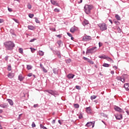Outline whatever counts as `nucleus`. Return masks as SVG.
I'll return each mask as SVG.
<instances>
[{
    "label": "nucleus",
    "mask_w": 129,
    "mask_h": 129,
    "mask_svg": "<svg viewBox=\"0 0 129 129\" xmlns=\"http://www.w3.org/2000/svg\"><path fill=\"white\" fill-rule=\"evenodd\" d=\"M7 69H8V71H11L12 70V66H8Z\"/></svg>",
    "instance_id": "obj_43"
},
{
    "label": "nucleus",
    "mask_w": 129,
    "mask_h": 129,
    "mask_svg": "<svg viewBox=\"0 0 129 129\" xmlns=\"http://www.w3.org/2000/svg\"><path fill=\"white\" fill-rule=\"evenodd\" d=\"M25 79V78L24 77H23V76L22 75V74H20L18 76V79L19 80H20V81H23V80H24V79Z\"/></svg>",
    "instance_id": "obj_17"
},
{
    "label": "nucleus",
    "mask_w": 129,
    "mask_h": 129,
    "mask_svg": "<svg viewBox=\"0 0 129 129\" xmlns=\"http://www.w3.org/2000/svg\"><path fill=\"white\" fill-rule=\"evenodd\" d=\"M32 73H29L28 74L27 76H28V77H32Z\"/></svg>",
    "instance_id": "obj_56"
},
{
    "label": "nucleus",
    "mask_w": 129,
    "mask_h": 129,
    "mask_svg": "<svg viewBox=\"0 0 129 129\" xmlns=\"http://www.w3.org/2000/svg\"><path fill=\"white\" fill-rule=\"evenodd\" d=\"M32 68H33V67H32L31 65H29V64L27 65V70H31Z\"/></svg>",
    "instance_id": "obj_27"
},
{
    "label": "nucleus",
    "mask_w": 129,
    "mask_h": 129,
    "mask_svg": "<svg viewBox=\"0 0 129 129\" xmlns=\"http://www.w3.org/2000/svg\"><path fill=\"white\" fill-rule=\"evenodd\" d=\"M96 97H97V96H96V95H92L91 96V100H93V99H95Z\"/></svg>",
    "instance_id": "obj_32"
},
{
    "label": "nucleus",
    "mask_w": 129,
    "mask_h": 129,
    "mask_svg": "<svg viewBox=\"0 0 129 129\" xmlns=\"http://www.w3.org/2000/svg\"><path fill=\"white\" fill-rule=\"evenodd\" d=\"M116 80H118V81H121L122 82V76H117L116 77Z\"/></svg>",
    "instance_id": "obj_20"
},
{
    "label": "nucleus",
    "mask_w": 129,
    "mask_h": 129,
    "mask_svg": "<svg viewBox=\"0 0 129 129\" xmlns=\"http://www.w3.org/2000/svg\"><path fill=\"white\" fill-rule=\"evenodd\" d=\"M124 87L127 91L129 90V84L126 83L124 85Z\"/></svg>",
    "instance_id": "obj_19"
},
{
    "label": "nucleus",
    "mask_w": 129,
    "mask_h": 129,
    "mask_svg": "<svg viewBox=\"0 0 129 129\" xmlns=\"http://www.w3.org/2000/svg\"><path fill=\"white\" fill-rule=\"evenodd\" d=\"M8 10L10 13H12V12H13V10H12V9L10 8L9 7H8Z\"/></svg>",
    "instance_id": "obj_52"
},
{
    "label": "nucleus",
    "mask_w": 129,
    "mask_h": 129,
    "mask_svg": "<svg viewBox=\"0 0 129 129\" xmlns=\"http://www.w3.org/2000/svg\"><path fill=\"white\" fill-rule=\"evenodd\" d=\"M28 28L29 29V30H31V31H33V30H34V29H35V27H34V26H33L32 25H29L28 26Z\"/></svg>",
    "instance_id": "obj_25"
},
{
    "label": "nucleus",
    "mask_w": 129,
    "mask_h": 129,
    "mask_svg": "<svg viewBox=\"0 0 129 129\" xmlns=\"http://www.w3.org/2000/svg\"><path fill=\"white\" fill-rule=\"evenodd\" d=\"M84 9L86 14H87V15H89L92 9H93V6L86 5Z\"/></svg>",
    "instance_id": "obj_2"
},
{
    "label": "nucleus",
    "mask_w": 129,
    "mask_h": 129,
    "mask_svg": "<svg viewBox=\"0 0 129 129\" xmlns=\"http://www.w3.org/2000/svg\"><path fill=\"white\" fill-rule=\"evenodd\" d=\"M38 53L40 56H44V52L42 50H39Z\"/></svg>",
    "instance_id": "obj_28"
},
{
    "label": "nucleus",
    "mask_w": 129,
    "mask_h": 129,
    "mask_svg": "<svg viewBox=\"0 0 129 129\" xmlns=\"http://www.w3.org/2000/svg\"><path fill=\"white\" fill-rule=\"evenodd\" d=\"M66 62L67 64H70V63H71V59L69 58L68 59H66Z\"/></svg>",
    "instance_id": "obj_29"
},
{
    "label": "nucleus",
    "mask_w": 129,
    "mask_h": 129,
    "mask_svg": "<svg viewBox=\"0 0 129 129\" xmlns=\"http://www.w3.org/2000/svg\"><path fill=\"white\" fill-rule=\"evenodd\" d=\"M67 35L68 36H69V37H72V34H71V33L68 32L67 33Z\"/></svg>",
    "instance_id": "obj_53"
},
{
    "label": "nucleus",
    "mask_w": 129,
    "mask_h": 129,
    "mask_svg": "<svg viewBox=\"0 0 129 129\" xmlns=\"http://www.w3.org/2000/svg\"><path fill=\"white\" fill-rule=\"evenodd\" d=\"M19 52L20 54H23V48H19Z\"/></svg>",
    "instance_id": "obj_31"
},
{
    "label": "nucleus",
    "mask_w": 129,
    "mask_h": 129,
    "mask_svg": "<svg viewBox=\"0 0 129 129\" xmlns=\"http://www.w3.org/2000/svg\"><path fill=\"white\" fill-rule=\"evenodd\" d=\"M114 109L115 110V111H118V112H122V109L120 108L119 107L117 106H114Z\"/></svg>",
    "instance_id": "obj_10"
},
{
    "label": "nucleus",
    "mask_w": 129,
    "mask_h": 129,
    "mask_svg": "<svg viewBox=\"0 0 129 129\" xmlns=\"http://www.w3.org/2000/svg\"><path fill=\"white\" fill-rule=\"evenodd\" d=\"M110 73H111V74H112V75H113V74H114V71H111L110 72Z\"/></svg>",
    "instance_id": "obj_60"
},
{
    "label": "nucleus",
    "mask_w": 129,
    "mask_h": 129,
    "mask_svg": "<svg viewBox=\"0 0 129 129\" xmlns=\"http://www.w3.org/2000/svg\"><path fill=\"white\" fill-rule=\"evenodd\" d=\"M83 118V116L82 115V114H80L79 115V118H80V119H81V118Z\"/></svg>",
    "instance_id": "obj_48"
},
{
    "label": "nucleus",
    "mask_w": 129,
    "mask_h": 129,
    "mask_svg": "<svg viewBox=\"0 0 129 129\" xmlns=\"http://www.w3.org/2000/svg\"><path fill=\"white\" fill-rule=\"evenodd\" d=\"M96 49H97V47L96 46H94L92 47L91 48L87 49L86 53L94 54V53H96V51H97V50H96Z\"/></svg>",
    "instance_id": "obj_3"
},
{
    "label": "nucleus",
    "mask_w": 129,
    "mask_h": 129,
    "mask_svg": "<svg viewBox=\"0 0 129 129\" xmlns=\"http://www.w3.org/2000/svg\"><path fill=\"white\" fill-rule=\"evenodd\" d=\"M57 43L58 44V46L60 47V46H61V44H62V41L59 40L57 41Z\"/></svg>",
    "instance_id": "obj_40"
},
{
    "label": "nucleus",
    "mask_w": 129,
    "mask_h": 129,
    "mask_svg": "<svg viewBox=\"0 0 129 129\" xmlns=\"http://www.w3.org/2000/svg\"><path fill=\"white\" fill-rule=\"evenodd\" d=\"M15 76L13 73H9L8 75V77L10 78L11 79H13V78Z\"/></svg>",
    "instance_id": "obj_18"
},
{
    "label": "nucleus",
    "mask_w": 129,
    "mask_h": 129,
    "mask_svg": "<svg viewBox=\"0 0 129 129\" xmlns=\"http://www.w3.org/2000/svg\"><path fill=\"white\" fill-rule=\"evenodd\" d=\"M75 76V75L73 74H69L67 75V77L69 79H73Z\"/></svg>",
    "instance_id": "obj_14"
},
{
    "label": "nucleus",
    "mask_w": 129,
    "mask_h": 129,
    "mask_svg": "<svg viewBox=\"0 0 129 129\" xmlns=\"http://www.w3.org/2000/svg\"><path fill=\"white\" fill-rule=\"evenodd\" d=\"M13 21H14V22H15V23H17V24H20V22L19 21V20L16 19L15 18H13Z\"/></svg>",
    "instance_id": "obj_36"
},
{
    "label": "nucleus",
    "mask_w": 129,
    "mask_h": 129,
    "mask_svg": "<svg viewBox=\"0 0 129 129\" xmlns=\"http://www.w3.org/2000/svg\"><path fill=\"white\" fill-rule=\"evenodd\" d=\"M9 105L8 104H0V107H2V108H7Z\"/></svg>",
    "instance_id": "obj_15"
},
{
    "label": "nucleus",
    "mask_w": 129,
    "mask_h": 129,
    "mask_svg": "<svg viewBox=\"0 0 129 129\" xmlns=\"http://www.w3.org/2000/svg\"><path fill=\"white\" fill-rule=\"evenodd\" d=\"M114 24H115L116 25H119V22L117 21H113Z\"/></svg>",
    "instance_id": "obj_46"
},
{
    "label": "nucleus",
    "mask_w": 129,
    "mask_h": 129,
    "mask_svg": "<svg viewBox=\"0 0 129 129\" xmlns=\"http://www.w3.org/2000/svg\"><path fill=\"white\" fill-rule=\"evenodd\" d=\"M74 106L75 108H79V104H74Z\"/></svg>",
    "instance_id": "obj_34"
},
{
    "label": "nucleus",
    "mask_w": 129,
    "mask_h": 129,
    "mask_svg": "<svg viewBox=\"0 0 129 129\" xmlns=\"http://www.w3.org/2000/svg\"><path fill=\"white\" fill-rule=\"evenodd\" d=\"M28 16L30 18V19H32V18H34V14H29Z\"/></svg>",
    "instance_id": "obj_45"
},
{
    "label": "nucleus",
    "mask_w": 129,
    "mask_h": 129,
    "mask_svg": "<svg viewBox=\"0 0 129 129\" xmlns=\"http://www.w3.org/2000/svg\"><path fill=\"white\" fill-rule=\"evenodd\" d=\"M115 19H116V20H117V21H120V20H121L120 16H119V15H118L117 14H116L115 16Z\"/></svg>",
    "instance_id": "obj_24"
},
{
    "label": "nucleus",
    "mask_w": 129,
    "mask_h": 129,
    "mask_svg": "<svg viewBox=\"0 0 129 129\" xmlns=\"http://www.w3.org/2000/svg\"><path fill=\"white\" fill-rule=\"evenodd\" d=\"M115 118L118 120L122 119V115L121 114H117L115 115Z\"/></svg>",
    "instance_id": "obj_9"
},
{
    "label": "nucleus",
    "mask_w": 129,
    "mask_h": 129,
    "mask_svg": "<svg viewBox=\"0 0 129 129\" xmlns=\"http://www.w3.org/2000/svg\"><path fill=\"white\" fill-rule=\"evenodd\" d=\"M77 29H76V27L74 26L73 27H72L70 29V32L71 33H73V34L74 33V32H75V31H76Z\"/></svg>",
    "instance_id": "obj_16"
},
{
    "label": "nucleus",
    "mask_w": 129,
    "mask_h": 129,
    "mask_svg": "<svg viewBox=\"0 0 129 129\" xmlns=\"http://www.w3.org/2000/svg\"><path fill=\"white\" fill-rule=\"evenodd\" d=\"M35 22L37 24H40V21L38 20V18L37 17L35 18Z\"/></svg>",
    "instance_id": "obj_37"
},
{
    "label": "nucleus",
    "mask_w": 129,
    "mask_h": 129,
    "mask_svg": "<svg viewBox=\"0 0 129 129\" xmlns=\"http://www.w3.org/2000/svg\"><path fill=\"white\" fill-rule=\"evenodd\" d=\"M88 63H89L90 64H91L92 65H93L94 64V62H93V61H92L91 59H89V60H88Z\"/></svg>",
    "instance_id": "obj_30"
},
{
    "label": "nucleus",
    "mask_w": 129,
    "mask_h": 129,
    "mask_svg": "<svg viewBox=\"0 0 129 129\" xmlns=\"http://www.w3.org/2000/svg\"><path fill=\"white\" fill-rule=\"evenodd\" d=\"M85 126H92V127H94V123L93 122H88L86 124Z\"/></svg>",
    "instance_id": "obj_12"
},
{
    "label": "nucleus",
    "mask_w": 129,
    "mask_h": 129,
    "mask_svg": "<svg viewBox=\"0 0 129 129\" xmlns=\"http://www.w3.org/2000/svg\"><path fill=\"white\" fill-rule=\"evenodd\" d=\"M106 57L107 56L105 55H100L98 56L99 58H100V59H106Z\"/></svg>",
    "instance_id": "obj_26"
},
{
    "label": "nucleus",
    "mask_w": 129,
    "mask_h": 129,
    "mask_svg": "<svg viewBox=\"0 0 129 129\" xmlns=\"http://www.w3.org/2000/svg\"><path fill=\"white\" fill-rule=\"evenodd\" d=\"M46 92H48V93H49V94L53 95V96H54V97L58 96L59 95V93H58L56 91H53L52 90H46Z\"/></svg>",
    "instance_id": "obj_5"
},
{
    "label": "nucleus",
    "mask_w": 129,
    "mask_h": 129,
    "mask_svg": "<svg viewBox=\"0 0 129 129\" xmlns=\"http://www.w3.org/2000/svg\"><path fill=\"white\" fill-rule=\"evenodd\" d=\"M40 127H41V128H43V129H48L47 128V127H46V126L43 125L42 124H40Z\"/></svg>",
    "instance_id": "obj_35"
},
{
    "label": "nucleus",
    "mask_w": 129,
    "mask_h": 129,
    "mask_svg": "<svg viewBox=\"0 0 129 129\" xmlns=\"http://www.w3.org/2000/svg\"><path fill=\"white\" fill-rule=\"evenodd\" d=\"M55 122H56V120L53 119V120H52V123L53 124H54V123H55Z\"/></svg>",
    "instance_id": "obj_61"
},
{
    "label": "nucleus",
    "mask_w": 129,
    "mask_h": 129,
    "mask_svg": "<svg viewBox=\"0 0 129 129\" xmlns=\"http://www.w3.org/2000/svg\"><path fill=\"white\" fill-rule=\"evenodd\" d=\"M50 3H51L52 5L54 6L56 3V1H55L54 0H50Z\"/></svg>",
    "instance_id": "obj_42"
},
{
    "label": "nucleus",
    "mask_w": 129,
    "mask_h": 129,
    "mask_svg": "<svg viewBox=\"0 0 129 129\" xmlns=\"http://www.w3.org/2000/svg\"><path fill=\"white\" fill-rule=\"evenodd\" d=\"M30 49L31 50V52H33V51H36V49L35 48L30 47Z\"/></svg>",
    "instance_id": "obj_57"
},
{
    "label": "nucleus",
    "mask_w": 129,
    "mask_h": 129,
    "mask_svg": "<svg viewBox=\"0 0 129 129\" xmlns=\"http://www.w3.org/2000/svg\"><path fill=\"white\" fill-rule=\"evenodd\" d=\"M42 70L44 73H47V72H48V71H47V70L45 69V68H43Z\"/></svg>",
    "instance_id": "obj_41"
},
{
    "label": "nucleus",
    "mask_w": 129,
    "mask_h": 129,
    "mask_svg": "<svg viewBox=\"0 0 129 129\" xmlns=\"http://www.w3.org/2000/svg\"><path fill=\"white\" fill-rule=\"evenodd\" d=\"M27 8L29 9V10H31L32 9V5H31L30 4H28L27 5Z\"/></svg>",
    "instance_id": "obj_38"
},
{
    "label": "nucleus",
    "mask_w": 129,
    "mask_h": 129,
    "mask_svg": "<svg viewBox=\"0 0 129 129\" xmlns=\"http://www.w3.org/2000/svg\"><path fill=\"white\" fill-rule=\"evenodd\" d=\"M98 26L102 32H103V31H106V30H107V25L104 23H100L98 25Z\"/></svg>",
    "instance_id": "obj_4"
},
{
    "label": "nucleus",
    "mask_w": 129,
    "mask_h": 129,
    "mask_svg": "<svg viewBox=\"0 0 129 129\" xmlns=\"http://www.w3.org/2000/svg\"><path fill=\"white\" fill-rule=\"evenodd\" d=\"M56 37L57 38H61V37H62V36H61V35L59 34V35H56Z\"/></svg>",
    "instance_id": "obj_64"
},
{
    "label": "nucleus",
    "mask_w": 129,
    "mask_h": 129,
    "mask_svg": "<svg viewBox=\"0 0 129 129\" xmlns=\"http://www.w3.org/2000/svg\"><path fill=\"white\" fill-rule=\"evenodd\" d=\"M89 24V21L88 20H85L83 22V26H85L86 25Z\"/></svg>",
    "instance_id": "obj_21"
},
{
    "label": "nucleus",
    "mask_w": 129,
    "mask_h": 129,
    "mask_svg": "<svg viewBox=\"0 0 129 129\" xmlns=\"http://www.w3.org/2000/svg\"><path fill=\"white\" fill-rule=\"evenodd\" d=\"M86 112H87L88 114H92V113H93L90 106L86 108Z\"/></svg>",
    "instance_id": "obj_8"
},
{
    "label": "nucleus",
    "mask_w": 129,
    "mask_h": 129,
    "mask_svg": "<svg viewBox=\"0 0 129 129\" xmlns=\"http://www.w3.org/2000/svg\"><path fill=\"white\" fill-rule=\"evenodd\" d=\"M33 107H34L35 108H36V107H39V104H34L33 105Z\"/></svg>",
    "instance_id": "obj_50"
},
{
    "label": "nucleus",
    "mask_w": 129,
    "mask_h": 129,
    "mask_svg": "<svg viewBox=\"0 0 129 129\" xmlns=\"http://www.w3.org/2000/svg\"><path fill=\"white\" fill-rule=\"evenodd\" d=\"M54 11L55 12V13H59L60 12V10L57 8H55L54 9Z\"/></svg>",
    "instance_id": "obj_44"
},
{
    "label": "nucleus",
    "mask_w": 129,
    "mask_h": 129,
    "mask_svg": "<svg viewBox=\"0 0 129 129\" xmlns=\"http://www.w3.org/2000/svg\"><path fill=\"white\" fill-rule=\"evenodd\" d=\"M3 23H4V20L2 19H0V24H2Z\"/></svg>",
    "instance_id": "obj_59"
},
{
    "label": "nucleus",
    "mask_w": 129,
    "mask_h": 129,
    "mask_svg": "<svg viewBox=\"0 0 129 129\" xmlns=\"http://www.w3.org/2000/svg\"><path fill=\"white\" fill-rule=\"evenodd\" d=\"M32 127H36V124H35V122H32Z\"/></svg>",
    "instance_id": "obj_51"
},
{
    "label": "nucleus",
    "mask_w": 129,
    "mask_h": 129,
    "mask_svg": "<svg viewBox=\"0 0 129 129\" xmlns=\"http://www.w3.org/2000/svg\"><path fill=\"white\" fill-rule=\"evenodd\" d=\"M122 83H124V82H127L128 81L129 76L126 74H124L122 75Z\"/></svg>",
    "instance_id": "obj_6"
},
{
    "label": "nucleus",
    "mask_w": 129,
    "mask_h": 129,
    "mask_svg": "<svg viewBox=\"0 0 129 129\" xmlns=\"http://www.w3.org/2000/svg\"><path fill=\"white\" fill-rule=\"evenodd\" d=\"M4 45L5 46L6 50H8L9 51H13L16 46L15 43L12 41H6L4 43Z\"/></svg>",
    "instance_id": "obj_1"
},
{
    "label": "nucleus",
    "mask_w": 129,
    "mask_h": 129,
    "mask_svg": "<svg viewBox=\"0 0 129 129\" xmlns=\"http://www.w3.org/2000/svg\"><path fill=\"white\" fill-rule=\"evenodd\" d=\"M83 59H84V60H85V61H87V62L88 61V60L89 59V58L86 57H83Z\"/></svg>",
    "instance_id": "obj_49"
},
{
    "label": "nucleus",
    "mask_w": 129,
    "mask_h": 129,
    "mask_svg": "<svg viewBox=\"0 0 129 129\" xmlns=\"http://www.w3.org/2000/svg\"><path fill=\"white\" fill-rule=\"evenodd\" d=\"M106 60H107L109 62H111L112 63H113V60H112V59H111V58H110L107 56L106 57Z\"/></svg>",
    "instance_id": "obj_23"
},
{
    "label": "nucleus",
    "mask_w": 129,
    "mask_h": 129,
    "mask_svg": "<svg viewBox=\"0 0 129 129\" xmlns=\"http://www.w3.org/2000/svg\"><path fill=\"white\" fill-rule=\"evenodd\" d=\"M53 53L58 56V58H61V53L59 50H53Z\"/></svg>",
    "instance_id": "obj_11"
},
{
    "label": "nucleus",
    "mask_w": 129,
    "mask_h": 129,
    "mask_svg": "<svg viewBox=\"0 0 129 129\" xmlns=\"http://www.w3.org/2000/svg\"><path fill=\"white\" fill-rule=\"evenodd\" d=\"M91 39H92L91 36H87V35L84 36L83 38V40L85 42H88V41H90V40H91Z\"/></svg>",
    "instance_id": "obj_7"
},
{
    "label": "nucleus",
    "mask_w": 129,
    "mask_h": 129,
    "mask_svg": "<svg viewBox=\"0 0 129 129\" xmlns=\"http://www.w3.org/2000/svg\"><path fill=\"white\" fill-rule=\"evenodd\" d=\"M7 100L11 106L14 105V102L11 99H7Z\"/></svg>",
    "instance_id": "obj_22"
},
{
    "label": "nucleus",
    "mask_w": 129,
    "mask_h": 129,
    "mask_svg": "<svg viewBox=\"0 0 129 129\" xmlns=\"http://www.w3.org/2000/svg\"><path fill=\"white\" fill-rule=\"evenodd\" d=\"M102 46V43L99 42V47L100 48Z\"/></svg>",
    "instance_id": "obj_55"
},
{
    "label": "nucleus",
    "mask_w": 129,
    "mask_h": 129,
    "mask_svg": "<svg viewBox=\"0 0 129 129\" xmlns=\"http://www.w3.org/2000/svg\"><path fill=\"white\" fill-rule=\"evenodd\" d=\"M54 6H56L57 7H59V4L55 2V4L54 5Z\"/></svg>",
    "instance_id": "obj_62"
},
{
    "label": "nucleus",
    "mask_w": 129,
    "mask_h": 129,
    "mask_svg": "<svg viewBox=\"0 0 129 129\" xmlns=\"http://www.w3.org/2000/svg\"><path fill=\"white\" fill-rule=\"evenodd\" d=\"M103 67H109V64L104 63L103 64Z\"/></svg>",
    "instance_id": "obj_33"
},
{
    "label": "nucleus",
    "mask_w": 129,
    "mask_h": 129,
    "mask_svg": "<svg viewBox=\"0 0 129 129\" xmlns=\"http://www.w3.org/2000/svg\"><path fill=\"white\" fill-rule=\"evenodd\" d=\"M40 67L41 68V69L44 68V66H43V64H42V63L40 64Z\"/></svg>",
    "instance_id": "obj_58"
},
{
    "label": "nucleus",
    "mask_w": 129,
    "mask_h": 129,
    "mask_svg": "<svg viewBox=\"0 0 129 129\" xmlns=\"http://www.w3.org/2000/svg\"><path fill=\"white\" fill-rule=\"evenodd\" d=\"M9 56H6L5 57V60L6 61H8V60H9Z\"/></svg>",
    "instance_id": "obj_54"
},
{
    "label": "nucleus",
    "mask_w": 129,
    "mask_h": 129,
    "mask_svg": "<svg viewBox=\"0 0 129 129\" xmlns=\"http://www.w3.org/2000/svg\"><path fill=\"white\" fill-rule=\"evenodd\" d=\"M36 40H37V38H33L32 39L30 40L29 42L30 43H33V42H35V41H36Z\"/></svg>",
    "instance_id": "obj_39"
},
{
    "label": "nucleus",
    "mask_w": 129,
    "mask_h": 129,
    "mask_svg": "<svg viewBox=\"0 0 129 129\" xmlns=\"http://www.w3.org/2000/svg\"><path fill=\"white\" fill-rule=\"evenodd\" d=\"M76 89H78V90H80L81 89V87L80 86H76Z\"/></svg>",
    "instance_id": "obj_47"
},
{
    "label": "nucleus",
    "mask_w": 129,
    "mask_h": 129,
    "mask_svg": "<svg viewBox=\"0 0 129 129\" xmlns=\"http://www.w3.org/2000/svg\"><path fill=\"white\" fill-rule=\"evenodd\" d=\"M53 73L55 75H58V73L59 72V70L58 69L53 68L52 69Z\"/></svg>",
    "instance_id": "obj_13"
},
{
    "label": "nucleus",
    "mask_w": 129,
    "mask_h": 129,
    "mask_svg": "<svg viewBox=\"0 0 129 129\" xmlns=\"http://www.w3.org/2000/svg\"><path fill=\"white\" fill-rule=\"evenodd\" d=\"M125 112H126L127 114L129 115V111L126 110V109H125Z\"/></svg>",
    "instance_id": "obj_63"
}]
</instances>
